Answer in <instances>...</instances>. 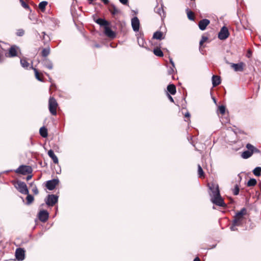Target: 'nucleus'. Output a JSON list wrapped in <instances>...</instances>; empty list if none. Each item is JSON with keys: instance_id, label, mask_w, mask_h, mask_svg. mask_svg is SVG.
Wrapping results in <instances>:
<instances>
[{"instance_id": "1", "label": "nucleus", "mask_w": 261, "mask_h": 261, "mask_svg": "<svg viewBox=\"0 0 261 261\" xmlns=\"http://www.w3.org/2000/svg\"><path fill=\"white\" fill-rule=\"evenodd\" d=\"M247 214V210L243 207L240 211L237 212L234 217L232 222L233 226H241L245 219L244 216Z\"/></svg>"}, {"instance_id": "2", "label": "nucleus", "mask_w": 261, "mask_h": 261, "mask_svg": "<svg viewBox=\"0 0 261 261\" xmlns=\"http://www.w3.org/2000/svg\"><path fill=\"white\" fill-rule=\"evenodd\" d=\"M247 150L243 151L241 154V157L244 159L249 158L253 153H258L259 150L250 143L247 144L246 146Z\"/></svg>"}, {"instance_id": "3", "label": "nucleus", "mask_w": 261, "mask_h": 261, "mask_svg": "<svg viewBox=\"0 0 261 261\" xmlns=\"http://www.w3.org/2000/svg\"><path fill=\"white\" fill-rule=\"evenodd\" d=\"M58 106L59 105L56 99L53 97H50L48 100V109L52 115H57V110Z\"/></svg>"}, {"instance_id": "4", "label": "nucleus", "mask_w": 261, "mask_h": 261, "mask_svg": "<svg viewBox=\"0 0 261 261\" xmlns=\"http://www.w3.org/2000/svg\"><path fill=\"white\" fill-rule=\"evenodd\" d=\"M13 185L15 188L23 194H28L29 191L25 182L19 180L13 181Z\"/></svg>"}, {"instance_id": "5", "label": "nucleus", "mask_w": 261, "mask_h": 261, "mask_svg": "<svg viewBox=\"0 0 261 261\" xmlns=\"http://www.w3.org/2000/svg\"><path fill=\"white\" fill-rule=\"evenodd\" d=\"M212 202L216 205L226 208L227 205L224 203V200L221 197L220 192H217L216 194L213 196L211 199Z\"/></svg>"}, {"instance_id": "6", "label": "nucleus", "mask_w": 261, "mask_h": 261, "mask_svg": "<svg viewBox=\"0 0 261 261\" xmlns=\"http://www.w3.org/2000/svg\"><path fill=\"white\" fill-rule=\"evenodd\" d=\"M32 171V168L30 166L27 165H21L15 170L16 173L22 175L31 174Z\"/></svg>"}, {"instance_id": "7", "label": "nucleus", "mask_w": 261, "mask_h": 261, "mask_svg": "<svg viewBox=\"0 0 261 261\" xmlns=\"http://www.w3.org/2000/svg\"><path fill=\"white\" fill-rule=\"evenodd\" d=\"M229 35L228 29L226 27H223L218 34V38L220 40H225Z\"/></svg>"}, {"instance_id": "8", "label": "nucleus", "mask_w": 261, "mask_h": 261, "mask_svg": "<svg viewBox=\"0 0 261 261\" xmlns=\"http://www.w3.org/2000/svg\"><path fill=\"white\" fill-rule=\"evenodd\" d=\"M58 196L51 194L48 195L46 200V203L48 206H54L58 202Z\"/></svg>"}, {"instance_id": "9", "label": "nucleus", "mask_w": 261, "mask_h": 261, "mask_svg": "<svg viewBox=\"0 0 261 261\" xmlns=\"http://www.w3.org/2000/svg\"><path fill=\"white\" fill-rule=\"evenodd\" d=\"M15 257L19 261L23 260L25 258V250L23 248H17L15 251Z\"/></svg>"}, {"instance_id": "10", "label": "nucleus", "mask_w": 261, "mask_h": 261, "mask_svg": "<svg viewBox=\"0 0 261 261\" xmlns=\"http://www.w3.org/2000/svg\"><path fill=\"white\" fill-rule=\"evenodd\" d=\"M230 66L235 71H243L244 69L245 64L243 62H241L238 64L230 63Z\"/></svg>"}, {"instance_id": "11", "label": "nucleus", "mask_w": 261, "mask_h": 261, "mask_svg": "<svg viewBox=\"0 0 261 261\" xmlns=\"http://www.w3.org/2000/svg\"><path fill=\"white\" fill-rule=\"evenodd\" d=\"M58 184L59 180L58 179H54L53 180L47 181L46 184V187L48 190H53Z\"/></svg>"}, {"instance_id": "12", "label": "nucleus", "mask_w": 261, "mask_h": 261, "mask_svg": "<svg viewBox=\"0 0 261 261\" xmlns=\"http://www.w3.org/2000/svg\"><path fill=\"white\" fill-rule=\"evenodd\" d=\"M208 186L209 187V189L211 190L213 193V196L216 194V193H217L218 192H220L219 186L217 183L215 182L208 183Z\"/></svg>"}, {"instance_id": "13", "label": "nucleus", "mask_w": 261, "mask_h": 261, "mask_svg": "<svg viewBox=\"0 0 261 261\" xmlns=\"http://www.w3.org/2000/svg\"><path fill=\"white\" fill-rule=\"evenodd\" d=\"M109 11L110 12L113 17H115V16L120 13V10L118 9L114 4H111L109 6Z\"/></svg>"}, {"instance_id": "14", "label": "nucleus", "mask_w": 261, "mask_h": 261, "mask_svg": "<svg viewBox=\"0 0 261 261\" xmlns=\"http://www.w3.org/2000/svg\"><path fill=\"white\" fill-rule=\"evenodd\" d=\"M132 25L134 31L138 32L140 28L139 20L137 17H135L132 19Z\"/></svg>"}, {"instance_id": "15", "label": "nucleus", "mask_w": 261, "mask_h": 261, "mask_svg": "<svg viewBox=\"0 0 261 261\" xmlns=\"http://www.w3.org/2000/svg\"><path fill=\"white\" fill-rule=\"evenodd\" d=\"M210 23V21L207 19H203L199 21L198 27L199 29L204 31L206 29L207 26Z\"/></svg>"}, {"instance_id": "16", "label": "nucleus", "mask_w": 261, "mask_h": 261, "mask_svg": "<svg viewBox=\"0 0 261 261\" xmlns=\"http://www.w3.org/2000/svg\"><path fill=\"white\" fill-rule=\"evenodd\" d=\"M17 55V51L15 46L13 45L11 46L9 49L8 53L6 54V56L7 57H14Z\"/></svg>"}, {"instance_id": "17", "label": "nucleus", "mask_w": 261, "mask_h": 261, "mask_svg": "<svg viewBox=\"0 0 261 261\" xmlns=\"http://www.w3.org/2000/svg\"><path fill=\"white\" fill-rule=\"evenodd\" d=\"M39 219L42 222H46L48 219V213L46 211H41L39 214Z\"/></svg>"}, {"instance_id": "18", "label": "nucleus", "mask_w": 261, "mask_h": 261, "mask_svg": "<svg viewBox=\"0 0 261 261\" xmlns=\"http://www.w3.org/2000/svg\"><path fill=\"white\" fill-rule=\"evenodd\" d=\"M105 35L110 38H114L116 37V34L108 26L105 27L104 31Z\"/></svg>"}, {"instance_id": "19", "label": "nucleus", "mask_w": 261, "mask_h": 261, "mask_svg": "<svg viewBox=\"0 0 261 261\" xmlns=\"http://www.w3.org/2000/svg\"><path fill=\"white\" fill-rule=\"evenodd\" d=\"M32 69L34 72L35 77L39 81L43 82V74L41 72H39V71L35 68H34L33 66L30 67Z\"/></svg>"}, {"instance_id": "20", "label": "nucleus", "mask_w": 261, "mask_h": 261, "mask_svg": "<svg viewBox=\"0 0 261 261\" xmlns=\"http://www.w3.org/2000/svg\"><path fill=\"white\" fill-rule=\"evenodd\" d=\"M212 83L214 87H215L221 84V78L218 75H213L212 77Z\"/></svg>"}, {"instance_id": "21", "label": "nucleus", "mask_w": 261, "mask_h": 261, "mask_svg": "<svg viewBox=\"0 0 261 261\" xmlns=\"http://www.w3.org/2000/svg\"><path fill=\"white\" fill-rule=\"evenodd\" d=\"M48 155L53 160V162L55 164H58V159L57 156L55 154L53 150L50 149L49 150H48Z\"/></svg>"}, {"instance_id": "22", "label": "nucleus", "mask_w": 261, "mask_h": 261, "mask_svg": "<svg viewBox=\"0 0 261 261\" xmlns=\"http://www.w3.org/2000/svg\"><path fill=\"white\" fill-rule=\"evenodd\" d=\"M42 63L44 66H45V67L49 69H52L53 68L52 62L47 58H45L42 61Z\"/></svg>"}, {"instance_id": "23", "label": "nucleus", "mask_w": 261, "mask_h": 261, "mask_svg": "<svg viewBox=\"0 0 261 261\" xmlns=\"http://www.w3.org/2000/svg\"><path fill=\"white\" fill-rule=\"evenodd\" d=\"M167 88L169 94L170 93L171 95H175L176 94V89L174 84H169Z\"/></svg>"}, {"instance_id": "24", "label": "nucleus", "mask_w": 261, "mask_h": 261, "mask_svg": "<svg viewBox=\"0 0 261 261\" xmlns=\"http://www.w3.org/2000/svg\"><path fill=\"white\" fill-rule=\"evenodd\" d=\"M95 22L99 24L100 26H104L105 27L108 26L110 23L104 19L98 18L95 20Z\"/></svg>"}, {"instance_id": "25", "label": "nucleus", "mask_w": 261, "mask_h": 261, "mask_svg": "<svg viewBox=\"0 0 261 261\" xmlns=\"http://www.w3.org/2000/svg\"><path fill=\"white\" fill-rule=\"evenodd\" d=\"M50 52V47H49V45H47L45 48H44L42 49L41 54L43 57L46 58L49 55Z\"/></svg>"}, {"instance_id": "26", "label": "nucleus", "mask_w": 261, "mask_h": 261, "mask_svg": "<svg viewBox=\"0 0 261 261\" xmlns=\"http://www.w3.org/2000/svg\"><path fill=\"white\" fill-rule=\"evenodd\" d=\"M153 39H158V40H162L164 38L163 33L161 31H156L155 32L153 35Z\"/></svg>"}, {"instance_id": "27", "label": "nucleus", "mask_w": 261, "mask_h": 261, "mask_svg": "<svg viewBox=\"0 0 261 261\" xmlns=\"http://www.w3.org/2000/svg\"><path fill=\"white\" fill-rule=\"evenodd\" d=\"M153 54L159 57H162L164 56L163 51L159 47L155 48L153 50Z\"/></svg>"}, {"instance_id": "28", "label": "nucleus", "mask_w": 261, "mask_h": 261, "mask_svg": "<svg viewBox=\"0 0 261 261\" xmlns=\"http://www.w3.org/2000/svg\"><path fill=\"white\" fill-rule=\"evenodd\" d=\"M39 133L40 135L43 138H46L48 136L47 129L45 127H41L39 130Z\"/></svg>"}, {"instance_id": "29", "label": "nucleus", "mask_w": 261, "mask_h": 261, "mask_svg": "<svg viewBox=\"0 0 261 261\" xmlns=\"http://www.w3.org/2000/svg\"><path fill=\"white\" fill-rule=\"evenodd\" d=\"M48 3L46 1H42L40 2L38 5V8L41 11V12H43L45 10L46 6L47 5Z\"/></svg>"}, {"instance_id": "30", "label": "nucleus", "mask_w": 261, "mask_h": 261, "mask_svg": "<svg viewBox=\"0 0 261 261\" xmlns=\"http://www.w3.org/2000/svg\"><path fill=\"white\" fill-rule=\"evenodd\" d=\"M42 34H43L42 40L43 41L44 45H45L46 43L50 41V39L49 36L46 34L45 32H43Z\"/></svg>"}, {"instance_id": "31", "label": "nucleus", "mask_w": 261, "mask_h": 261, "mask_svg": "<svg viewBox=\"0 0 261 261\" xmlns=\"http://www.w3.org/2000/svg\"><path fill=\"white\" fill-rule=\"evenodd\" d=\"M21 65L25 68H28L29 67L30 64L28 62L26 58H22L20 60Z\"/></svg>"}, {"instance_id": "32", "label": "nucleus", "mask_w": 261, "mask_h": 261, "mask_svg": "<svg viewBox=\"0 0 261 261\" xmlns=\"http://www.w3.org/2000/svg\"><path fill=\"white\" fill-rule=\"evenodd\" d=\"M187 16L189 19L191 20H194L195 19V14L192 11L187 10Z\"/></svg>"}, {"instance_id": "33", "label": "nucleus", "mask_w": 261, "mask_h": 261, "mask_svg": "<svg viewBox=\"0 0 261 261\" xmlns=\"http://www.w3.org/2000/svg\"><path fill=\"white\" fill-rule=\"evenodd\" d=\"M198 172L199 177L204 178V172H203V169L200 165H198Z\"/></svg>"}, {"instance_id": "34", "label": "nucleus", "mask_w": 261, "mask_h": 261, "mask_svg": "<svg viewBox=\"0 0 261 261\" xmlns=\"http://www.w3.org/2000/svg\"><path fill=\"white\" fill-rule=\"evenodd\" d=\"M257 184V181L254 178L250 179L247 182L248 187H253L255 186Z\"/></svg>"}, {"instance_id": "35", "label": "nucleus", "mask_w": 261, "mask_h": 261, "mask_svg": "<svg viewBox=\"0 0 261 261\" xmlns=\"http://www.w3.org/2000/svg\"><path fill=\"white\" fill-rule=\"evenodd\" d=\"M253 174L257 176L260 175L261 173V167H257L253 170Z\"/></svg>"}, {"instance_id": "36", "label": "nucleus", "mask_w": 261, "mask_h": 261, "mask_svg": "<svg viewBox=\"0 0 261 261\" xmlns=\"http://www.w3.org/2000/svg\"><path fill=\"white\" fill-rule=\"evenodd\" d=\"M27 195H28V196H27V197L26 198L27 204L28 205H30V204H31L33 202L34 199V197H33V196L32 195H30L29 194H27Z\"/></svg>"}, {"instance_id": "37", "label": "nucleus", "mask_w": 261, "mask_h": 261, "mask_svg": "<svg viewBox=\"0 0 261 261\" xmlns=\"http://www.w3.org/2000/svg\"><path fill=\"white\" fill-rule=\"evenodd\" d=\"M31 186L32 187V191L33 192V193L35 195L38 194L39 193V191L36 186L34 185L33 183H31Z\"/></svg>"}, {"instance_id": "38", "label": "nucleus", "mask_w": 261, "mask_h": 261, "mask_svg": "<svg viewBox=\"0 0 261 261\" xmlns=\"http://www.w3.org/2000/svg\"><path fill=\"white\" fill-rule=\"evenodd\" d=\"M156 10L157 11V12L158 13V14L160 15V16L161 17L164 16L165 14H164V10L162 8H156Z\"/></svg>"}, {"instance_id": "39", "label": "nucleus", "mask_w": 261, "mask_h": 261, "mask_svg": "<svg viewBox=\"0 0 261 261\" xmlns=\"http://www.w3.org/2000/svg\"><path fill=\"white\" fill-rule=\"evenodd\" d=\"M24 32L25 31L23 29H20L17 30L16 34L17 36L21 37L24 35Z\"/></svg>"}, {"instance_id": "40", "label": "nucleus", "mask_w": 261, "mask_h": 261, "mask_svg": "<svg viewBox=\"0 0 261 261\" xmlns=\"http://www.w3.org/2000/svg\"><path fill=\"white\" fill-rule=\"evenodd\" d=\"M208 40V37L205 36H202L201 37V39L200 41L199 45L201 47L203 43L205 42Z\"/></svg>"}, {"instance_id": "41", "label": "nucleus", "mask_w": 261, "mask_h": 261, "mask_svg": "<svg viewBox=\"0 0 261 261\" xmlns=\"http://www.w3.org/2000/svg\"><path fill=\"white\" fill-rule=\"evenodd\" d=\"M218 110H219V113L221 114L224 115L225 113L226 108H225V106L222 105V106H220L219 107Z\"/></svg>"}, {"instance_id": "42", "label": "nucleus", "mask_w": 261, "mask_h": 261, "mask_svg": "<svg viewBox=\"0 0 261 261\" xmlns=\"http://www.w3.org/2000/svg\"><path fill=\"white\" fill-rule=\"evenodd\" d=\"M240 191V187L238 185H236L234 188L233 189V193L234 195H237L239 194Z\"/></svg>"}, {"instance_id": "43", "label": "nucleus", "mask_w": 261, "mask_h": 261, "mask_svg": "<svg viewBox=\"0 0 261 261\" xmlns=\"http://www.w3.org/2000/svg\"><path fill=\"white\" fill-rule=\"evenodd\" d=\"M21 6L25 9H30V7L28 4H27L23 0H20Z\"/></svg>"}, {"instance_id": "44", "label": "nucleus", "mask_w": 261, "mask_h": 261, "mask_svg": "<svg viewBox=\"0 0 261 261\" xmlns=\"http://www.w3.org/2000/svg\"><path fill=\"white\" fill-rule=\"evenodd\" d=\"M252 52L250 49H248L247 52L246 57L248 58H250L252 57Z\"/></svg>"}, {"instance_id": "45", "label": "nucleus", "mask_w": 261, "mask_h": 261, "mask_svg": "<svg viewBox=\"0 0 261 261\" xmlns=\"http://www.w3.org/2000/svg\"><path fill=\"white\" fill-rule=\"evenodd\" d=\"M119 1L123 5H127L128 4V0H119Z\"/></svg>"}, {"instance_id": "46", "label": "nucleus", "mask_w": 261, "mask_h": 261, "mask_svg": "<svg viewBox=\"0 0 261 261\" xmlns=\"http://www.w3.org/2000/svg\"><path fill=\"white\" fill-rule=\"evenodd\" d=\"M167 94L168 97L169 99L170 100V101H171L172 102H174L172 97L168 93H167Z\"/></svg>"}, {"instance_id": "47", "label": "nucleus", "mask_w": 261, "mask_h": 261, "mask_svg": "<svg viewBox=\"0 0 261 261\" xmlns=\"http://www.w3.org/2000/svg\"><path fill=\"white\" fill-rule=\"evenodd\" d=\"M56 87L54 84H52L50 87L49 90L51 91L52 90H56Z\"/></svg>"}, {"instance_id": "48", "label": "nucleus", "mask_w": 261, "mask_h": 261, "mask_svg": "<svg viewBox=\"0 0 261 261\" xmlns=\"http://www.w3.org/2000/svg\"><path fill=\"white\" fill-rule=\"evenodd\" d=\"M105 5H108L109 3V0H101Z\"/></svg>"}, {"instance_id": "49", "label": "nucleus", "mask_w": 261, "mask_h": 261, "mask_svg": "<svg viewBox=\"0 0 261 261\" xmlns=\"http://www.w3.org/2000/svg\"><path fill=\"white\" fill-rule=\"evenodd\" d=\"M185 116L186 118H190V114L189 112H187L185 114Z\"/></svg>"}, {"instance_id": "50", "label": "nucleus", "mask_w": 261, "mask_h": 261, "mask_svg": "<svg viewBox=\"0 0 261 261\" xmlns=\"http://www.w3.org/2000/svg\"><path fill=\"white\" fill-rule=\"evenodd\" d=\"M32 177V175H29L27 177V180L28 181L30 179H31Z\"/></svg>"}, {"instance_id": "51", "label": "nucleus", "mask_w": 261, "mask_h": 261, "mask_svg": "<svg viewBox=\"0 0 261 261\" xmlns=\"http://www.w3.org/2000/svg\"><path fill=\"white\" fill-rule=\"evenodd\" d=\"M193 261H200V259L198 257H196L194 258Z\"/></svg>"}, {"instance_id": "52", "label": "nucleus", "mask_w": 261, "mask_h": 261, "mask_svg": "<svg viewBox=\"0 0 261 261\" xmlns=\"http://www.w3.org/2000/svg\"><path fill=\"white\" fill-rule=\"evenodd\" d=\"M3 61V56L0 54V62Z\"/></svg>"}, {"instance_id": "53", "label": "nucleus", "mask_w": 261, "mask_h": 261, "mask_svg": "<svg viewBox=\"0 0 261 261\" xmlns=\"http://www.w3.org/2000/svg\"><path fill=\"white\" fill-rule=\"evenodd\" d=\"M170 63L172 65V66H173V67H174V63H173V62L172 61V60H171V59H170Z\"/></svg>"}, {"instance_id": "54", "label": "nucleus", "mask_w": 261, "mask_h": 261, "mask_svg": "<svg viewBox=\"0 0 261 261\" xmlns=\"http://www.w3.org/2000/svg\"><path fill=\"white\" fill-rule=\"evenodd\" d=\"M99 46H99V44H95V47L98 48V47H99Z\"/></svg>"}]
</instances>
